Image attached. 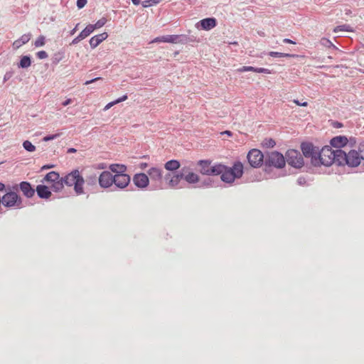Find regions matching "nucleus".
Here are the masks:
<instances>
[{
	"instance_id": "7c9ffc66",
	"label": "nucleus",
	"mask_w": 364,
	"mask_h": 364,
	"mask_svg": "<svg viewBox=\"0 0 364 364\" xmlns=\"http://www.w3.org/2000/svg\"><path fill=\"white\" fill-rule=\"evenodd\" d=\"M23 147L28 152H33L36 151V146L28 140L23 142Z\"/></svg>"
},
{
	"instance_id": "20e7f679",
	"label": "nucleus",
	"mask_w": 364,
	"mask_h": 364,
	"mask_svg": "<svg viewBox=\"0 0 364 364\" xmlns=\"http://www.w3.org/2000/svg\"><path fill=\"white\" fill-rule=\"evenodd\" d=\"M64 183L68 186H73L77 195L85 193V179L78 169H75L63 177Z\"/></svg>"
},
{
	"instance_id": "0eeeda50",
	"label": "nucleus",
	"mask_w": 364,
	"mask_h": 364,
	"mask_svg": "<svg viewBox=\"0 0 364 364\" xmlns=\"http://www.w3.org/2000/svg\"><path fill=\"white\" fill-rule=\"evenodd\" d=\"M1 203L7 208H19L21 204V200L16 193L9 192L0 198Z\"/></svg>"
},
{
	"instance_id": "c03bdc74",
	"label": "nucleus",
	"mask_w": 364,
	"mask_h": 364,
	"mask_svg": "<svg viewBox=\"0 0 364 364\" xmlns=\"http://www.w3.org/2000/svg\"><path fill=\"white\" fill-rule=\"evenodd\" d=\"M72 102V99L68 98L64 102H62V105L65 107L70 105Z\"/></svg>"
},
{
	"instance_id": "f3484780",
	"label": "nucleus",
	"mask_w": 364,
	"mask_h": 364,
	"mask_svg": "<svg viewBox=\"0 0 364 364\" xmlns=\"http://www.w3.org/2000/svg\"><path fill=\"white\" fill-rule=\"evenodd\" d=\"M182 171L184 172V180L188 184H195L199 181V176L188 168L183 167Z\"/></svg>"
},
{
	"instance_id": "052dcab7",
	"label": "nucleus",
	"mask_w": 364,
	"mask_h": 364,
	"mask_svg": "<svg viewBox=\"0 0 364 364\" xmlns=\"http://www.w3.org/2000/svg\"><path fill=\"white\" fill-rule=\"evenodd\" d=\"M69 151H70V152H75V149H69Z\"/></svg>"
},
{
	"instance_id": "c9c22d12",
	"label": "nucleus",
	"mask_w": 364,
	"mask_h": 364,
	"mask_svg": "<svg viewBox=\"0 0 364 364\" xmlns=\"http://www.w3.org/2000/svg\"><path fill=\"white\" fill-rule=\"evenodd\" d=\"M60 136V134H59V133L55 134L48 135V136H44L43 138V141H50V140H53V139H55L58 138Z\"/></svg>"
},
{
	"instance_id": "09e8293b",
	"label": "nucleus",
	"mask_w": 364,
	"mask_h": 364,
	"mask_svg": "<svg viewBox=\"0 0 364 364\" xmlns=\"http://www.w3.org/2000/svg\"><path fill=\"white\" fill-rule=\"evenodd\" d=\"M284 42L287 43H291V44H295L294 41H291V40H290L289 38H285L284 40Z\"/></svg>"
},
{
	"instance_id": "4be33fe9",
	"label": "nucleus",
	"mask_w": 364,
	"mask_h": 364,
	"mask_svg": "<svg viewBox=\"0 0 364 364\" xmlns=\"http://www.w3.org/2000/svg\"><path fill=\"white\" fill-rule=\"evenodd\" d=\"M20 188L23 194L28 198L32 197L35 192L31 188L30 183L28 182H21L20 183Z\"/></svg>"
},
{
	"instance_id": "603ef678",
	"label": "nucleus",
	"mask_w": 364,
	"mask_h": 364,
	"mask_svg": "<svg viewBox=\"0 0 364 364\" xmlns=\"http://www.w3.org/2000/svg\"><path fill=\"white\" fill-rule=\"evenodd\" d=\"M77 26L78 24H77L76 26L70 31L71 35H73L76 32Z\"/></svg>"
},
{
	"instance_id": "1a4fd4ad",
	"label": "nucleus",
	"mask_w": 364,
	"mask_h": 364,
	"mask_svg": "<svg viewBox=\"0 0 364 364\" xmlns=\"http://www.w3.org/2000/svg\"><path fill=\"white\" fill-rule=\"evenodd\" d=\"M200 166V171L203 175H219L220 171V164L210 165L208 161H200L198 162Z\"/></svg>"
},
{
	"instance_id": "bf43d9fd",
	"label": "nucleus",
	"mask_w": 364,
	"mask_h": 364,
	"mask_svg": "<svg viewBox=\"0 0 364 364\" xmlns=\"http://www.w3.org/2000/svg\"><path fill=\"white\" fill-rule=\"evenodd\" d=\"M322 41H325V43H331L328 39H326V38L322 39Z\"/></svg>"
},
{
	"instance_id": "f8f14e48",
	"label": "nucleus",
	"mask_w": 364,
	"mask_h": 364,
	"mask_svg": "<svg viewBox=\"0 0 364 364\" xmlns=\"http://www.w3.org/2000/svg\"><path fill=\"white\" fill-rule=\"evenodd\" d=\"M302 153L306 158L311 159V163L313 165L314 158H316L318 149L310 143H304L301 146Z\"/></svg>"
},
{
	"instance_id": "aec40b11",
	"label": "nucleus",
	"mask_w": 364,
	"mask_h": 364,
	"mask_svg": "<svg viewBox=\"0 0 364 364\" xmlns=\"http://www.w3.org/2000/svg\"><path fill=\"white\" fill-rule=\"evenodd\" d=\"M347 144L348 139L343 136H336L331 140V146L337 149L344 147L347 145Z\"/></svg>"
},
{
	"instance_id": "2eb2a0df",
	"label": "nucleus",
	"mask_w": 364,
	"mask_h": 364,
	"mask_svg": "<svg viewBox=\"0 0 364 364\" xmlns=\"http://www.w3.org/2000/svg\"><path fill=\"white\" fill-rule=\"evenodd\" d=\"M114 178L113 184L120 189L125 188L129 184L131 180L130 176L125 173L114 175Z\"/></svg>"
},
{
	"instance_id": "cd10ccee",
	"label": "nucleus",
	"mask_w": 364,
	"mask_h": 364,
	"mask_svg": "<svg viewBox=\"0 0 364 364\" xmlns=\"http://www.w3.org/2000/svg\"><path fill=\"white\" fill-rule=\"evenodd\" d=\"M64 183L63 178H60L51 184V188L55 192H59L63 188Z\"/></svg>"
},
{
	"instance_id": "6e6552de",
	"label": "nucleus",
	"mask_w": 364,
	"mask_h": 364,
	"mask_svg": "<svg viewBox=\"0 0 364 364\" xmlns=\"http://www.w3.org/2000/svg\"><path fill=\"white\" fill-rule=\"evenodd\" d=\"M284 156L278 151L269 153L266 159V164L269 166H273L276 168H283L285 166Z\"/></svg>"
},
{
	"instance_id": "0e129e2a",
	"label": "nucleus",
	"mask_w": 364,
	"mask_h": 364,
	"mask_svg": "<svg viewBox=\"0 0 364 364\" xmlns=\"http://www.w3.org/2000/svg\"><path fill=\"white\" fill-rule=\"evenodd\" d=\"M363 73H364V70L363 71Z\"/></svg>"
},
{
	"instance_id": "2f4dec72",
	"label": "nucleus",
	"mask_w": 364,
	"mask_h": 364,
	"mask_svg": "<svg viewBox=\"0 0 364 364\" xmlns=\"http://www.w3.org/2000/svg\"><path fill=\"white\" fill-rule=\"evenodd\" d=\"M46 44V37L44 36H39L34 41L36 48H40Z\"/></svg>"
},
{
	"instance_id": "3c124183",
	"label": "nucleus",
	"mask_w": 364,
	"mask_h": 364,
	"mask_svg": "<svg viewBox=\"0 0 364 364\" xmlns=\"http://www.w3.org/2000/svg\"><path fill=\"white\" fill-rule=\"evenodd\" d=\"M275 145L274 141L272 139L269 140V146L273 147Z\"/></svg>"
},
{
	"instance_id": "37998d69",
	"label": "nucleus",
	"mask_w": 364,
	"mask_h": 364,
	"mask_svg": "<svg viewBox=\"0 0 364 364\" xmlns=\"http://www.w3.org/2000/svg\"><path fill=\"white\" fill-rule=\"evenodd\" d=\"M163 39H164V36L156 37L154 39H153L151 43H161V42H163Z\"/></svg>"
},
{
	"instance_id": "ea45409f",
	"label": "nucleus",
	"mask_w": 364,
	"mask_h": 364,
	"mask_svg": "<svg viewBox=\"0 0 364 364\" xmlns=\"http://www.w3.org/2000/svg\"><path fill=\"white\" fill-rule=\"evenodd\" d=\"M87 0H77V6L78 9H82L83 8L86 4H87Z\"/></svg>"
},
{
	"instance_id": "412c9836",
	"label": "nucleus",
	"mask_w": 364,
	"mask_h": 364,
	"mask_svg": "<svg viewBox=\"0 0 364 364\" xmlns=\"http://www.w3.org/2000/svg\"><path fill=\"white\" fill-rule=\"evenodd\" d=\"M38 196L41 198H48L51 196L50 188L45 185H38L36 187Z\"/></svg>"
},
{
	"instance_id": "6ab92c4d",
	"label": "nucleus",
	"mask_w": 364,
	"mask_h": 364,
	"mask_svg": "<svg viewBox=\"0 0 364 364\" xmlns=\"http://www.w3.org/2000/svg\"><path fill=\"white\" fill-rule=\"evenodd\" d=\"M31 33H25V34L22 35L19 38H18L17 40L14 41V43L12 44L13 48L14 50L18 49L22 46L27 43L31 40Z\"/></svg>"
},
{
	"instance_id": "680f3d73",
	"label": "nucleus",
	"mask_w": 364,
	"mask_h": 364,
	"mask_svg": "<svg viewBox=\"0 0 364 364\" xmlns=\"http://www.w3.org/2000/svg\"><path fill=\"white\" fill-rule=\"evenodd\" d=\"M224 133H225V134H228V135H230V134H230V132H229V131H225Z\"/></svg>"
},
{
	"instance_id": "4c0bfd02",
	"label": "nucleus",
	"mask_w": 364,
	"mask_h": 364,
	"mask_svg": "<svg viewBox=\"0 0 364 364\" xmlns=\"http://www.w3.org/2000/svg\"><path fill=\"white\" fill-rule=\"evenodd\" d=\"M255 72L257 73H266V74L272 73L270 70L264 68H255Z\"/></svg>"
},
{
	"instance_id": "ddd939ff",
	"label": "nucleus",
	"mask_w": 364,
	"mask_h": 364,
	"mask_svg": "<svg viewBox=\"0 0 364 364\" xmlns=\"http://www.w3.org/2000/svg\"><path fill=\"white\" fill-rule=\"evenodd\" d=\"M133 183L137 188L145 189L149 186V178L144 173H136L133 176Z\"/></svg>"
},
{
	"instance_id": "f257e3e1",
	"label": "nucleus",
	"mask_w": 364,
	"mask_h": 364,
	"mask_svg": "<svg viewBox=\"0 0 364 364\" xmlns=\"http://www.w3.org/2000/svg\"><path fill=\"white\" fill-rule=\"evenodd\" d=\"M338 153L341 154L340 161L341 165L358 167L364 163V142L350 149L347 148L345 150L341 149V151Z\"/></svg>"
},
{
	"instance_id": "473e14b6",
	"label": "nucleus",
	"mask_w": 364,
	"mask_h": 364,
	"mask_svg": "<svg viewBox=\"0 0 364 364\" xmlns=\"http://www.w3.org/2000/svg\"><path fill=\"white\" fill-rule=\"evenodd\" d=\"M159 1V0H146L142 1L141 4L143 7L148 8L158 4Z\"/></svg>"
},
{
	"instance_id": "864d4df0",
	"label": "nucleus",
	"mask_w": 364,
	"mask_h": 364,
	"mask_svg": "<svg viewBox=\"0 0 364 364\" xmlns=\"http://www.w3.org/2000/svg\"><path fill=\"white\" fill-rule=\"evenodd\" d=\"M132 1L136 6H137V5H139L140 4V1L139 0H132Z\"/></svg>"
},
{
	"instance_id": "a19ab883",
	"label": "nucleus",
	"mask_w": 364,
	"mask_h": 364,
	"mask_svg": "<svg viewBox=\"0 0 364 364\" xmlns=\"http://www.w3.org/2000/svg\"><path fill=\"white\" fill-rule=\"evenodd\" d=\"M269 55L272 56V57H275V58H281V57H284V53H279V52H270L269 53Z\"/></svg>"
},
{
	"instance_id": "5fc2aeb1",
	"label": "nucleus",
	"mask_w": 364,
	"mask_h": 364,
	"mask_svg": "<svg viewBox=\"0 0 364 364\" xmlns=\"http://www.w3.org/2000/svg\"><path fill=\"white\" fill-rule=\"evenodd\" d=\"M53 167V165H47V166H43V169L50 168Z\"/></svg>"
},
{
	"instance_id": "58836bf2",
	"label": "nucleus",
	"mask_w": 364,
	"mask_h": 364,
	"mask_svg": "<svg viewBox=\"0 0 364 364\" xmlns=\"http://www.w3.org/2000/svg\"><path fill=\"white\" fill-rule=\"evenodd\" d=\"M36 56L39 59H46V58H47L48 57V53L46 51L41 50V51L37 52Z\"/></svg>"
},
{
	"instance_id": "c756f323",
	"label": "nucleus",
	"mask_w": 364,
	"mask_h": 364,
	"mask_svg": "<svg viewBox=\"0 0 364 364\" xmlns=\"http://www.w3.org/2000/svg\"><path fill=\"white\" fill-rule=\"evenodd\" d=\"M333 31L335 33H338V32H341V31L353 32V28L349 25L344 24V25L336 26L333 29Z\"/></svg>"
},
{
	"instance_id": "a18cd8bd",
	"label": "nucleus",
	"mask_w": 364,
	"mask_h": 364,
	"mask_svg": "<svg viewBox=\"0 0 364 364\" xmlns=\"http://www.w3.org/2000/svg\"><path fill=\"white\" fill-rule=\"evenodd\" d=\"M77 36H78V38L83 40L87 37V35L82 31Z\"/></svg>"
},
{
	"instance_id": "393cba45",
	"label": "nucleus",
	"mask_w": 364,
	"mask_h": 364,
	"mask_svg": "<svg viewBox=\"0 0 364 364\" xmlns=\"http://www.w3.org/2000/svg\"><path fill=\"white\" fill-rule=\"evenodd\" d=\"M163 43H182L181 36H180V35L164 36Z\"/></svg>"
},
{
	"instance_id": "c85d7f7f",
	"label": "nucleus",
	"mask_w": 364,
	"mask_h": 364,
	"mask_svg": "<svg viewBox=\"0 0 364 364\" xmlns=\"http://www.w3.org/2000/svg\"><path fill=\"white\" fill-rule=\"evenodd\" d=\"M31 65V60L29 56H23L19 62L18 67L21 68H28Z\"/></svg>"
},
{
	"instance_id": "a211bd4d",
	"label": "nucleus",
	"mask_w": 364,
	"mask_h": 364,
	"mask_svg": "<svg viewBox=\"0 0 364 364\" xmlns=\"http://www.w3.org/2000/svg\"><path fill=\"white\" fill-rule=\"evenodd\" d=\"M108 38L107 32H104L92 36L89 41L90 47L94 49L97 48L102 41Z\"/></svg>"
},
{
	"instance_id": "13d9d810",
	"label": "nucleus",
	"mask_w": 364,
	"mask_h": 364,
	"mask_svg": "<svg viewBox=\"0 0 364 364\" xmlns=\"http://www.w3.org/2000/svg\"><path fill=\"white\" fill-rule=\"evenodd\" d=\"M322 41H325V43H331L328 39H326V38L322 39Z\"/></svg>"
},
{
	"instance_id": "8fccbe9b",
	"label": "nucleus",
	"mask_w": 364,
	"mask_h": 364,
	"mask_svg": "<svg viewBox=\"0 0 364 364\" xmlns=\"http://www.w3.org/2000/svg\"><path fill=\"white\" fill-rule=\"evenodd\" d=\"M147 164L146 163H141L139 165V167L141 168V169H144L147 167Z\"/></svg>"
},
{
	"instance_id": "49530a36",
	"label": "nucleus",
	"mask_w": 364,
	"mask_h": 364,
	"mask_svg": "<svg viewBox=\"0 0 364 364\" xmlns=\"http://www.w3.org/2000/svg\"><path fill=\"white\" fill-rule=\"evenodd\" d=\"M100 77H95V78L92 79V80H87V81H86V82H85V85H90V84H91V83H92V82H96L97 80H100Z\"/></svg>"
},
{
	"instance_id": "f704fd0d",
	"label": "nucleus",
	"mask_w": 364,
	"mask_h": 364,
	"mask_svg": "<svg viewBox=\"0 0 364 364\" xmlns=\"http://www.w3.org/2000/svg\"><path fill=\"white\" fill-rule=\"evenodd\" d=\"M95 31V27H93L92 24L87 25L82 31L89 36L93 31Z\"/></svg>"
},
{
	"instance_id": "4468645a",
	"label": "nucleus",
	"mask_w": 364,
	"mask_h": 364,
	"mask_svg": "<svg viewBox=\"0 0 364 364\" xmlns=\"http://www.w3.org/2000/svg\"><path fill=\"white\" fill-rule=\"evenodd\" d=\"M217 25V21L215 18H206L199 21L196 24L197 29H202L204 31H210L214 28Z\"/></svg>"
},
{
	"instance_id": "72a5a7b5",
	"label": "nucleus",
	"mask_w": 364,
	"mask_h": 364,
	"mask_svg": "<svg viewBox=\"0 0 364 364\" xmlns=\"http://www.w3.org/2000/svg\"><path fill=\"white\" fill-rule=\"evenodd\" d=\"M107 21L106 18L102 17L100 19H99L95 24H92V26H93V27H95V30L98 29V28H100L102 26H104L105 25V23H107Z\"/></svg>"
},
{
	"instance_id": "a878e982",
	"label": "nucleus",
	"mask_w": 364,
	"mask_h": 364,
	"mask_svg": "<svg viewBox=\"0 0 364 364\" xmlns=\"http://www.w3.org/2000/svg\"><path fill=\"white\" fill-rule=\"evenodd\" d=\"M59 178L60 175L58 174V173L55 171H50L46 175L43 181L50 183V184H52Z\"/></svg>"
},
{
	"instance_id": "423d86ee",
	"label": "nucleus",
	"mask_w": 364,
	"mask_h": 364,
	"mask_svg": "<svg viewBox=\"0 0 364 364\" xmlns=\"http://www.w3.org/2000/svg\"><path fill=\"white\" fill-rule=\"evenodd\" d=\"M284 159L289 165L295 168H301L304 164L302 155L295 149L288 150Z\"/></svg>"
},
{
	"instance_id": "39448f33",
	"label": "nucleus",
	"mask_w": 364,
	"mask_h": 364,
	"mask_svg": "<svg viewBox=\"0 0 364 364\" xmlns=\"http://www.w3.org/2000/svg\"><path fill=\"white\" fill-rule=\"evenodd\" d=\"M164 179L169 188H181L183 187L181 181L184 179V172L181 169L180 171L167 173L164 176Z\"/></svg>"
},
{
	"instance_id": "9d476101",
	"label": "nucleus",
	"mask_w": 364,
	"mask_h": 364,
	"mask_svg": "<svg viewBox=\"0 0 364 364\" xmlns=\"http://www.w3.org/2000/svg\"><path fill=\"white\" fill-rule=\"evenodd\" d=\"M247 159L251 166L257 168L262 164L264 156L258 149H252L247 154Z\"/></svg>"
},
{
	"instance_id": "6e6d98bb",
	"label": "nucleus",
	"mask_w": 364,
	"mask_h": 364,
	"mask_svg": "<svg viewBox=\"0 0 364 364\" xmlns=\"http://www.w3.org/2000/svg\"><path fill=\"white\" fill-rule=\"evenodd\" d=\"M295 55H291L288 53H284V57H294Z\"/></svg>"
},
{
	"instance_id": "79ce46f5",
	"label": "nucleus",
	"mask_w": 364,
	"mask_h": 364,
	"mask_svg": "<svg viewBox=\"0 0 364 364\" xmlns=\"http://www.w3.org/2000/svg\"><path fill=\"white\" fill-rule=\"evenodd\" d=\"M294 103H295L298 106L301 107H306L308 106V102L306 101L299 102L298 100H294Z\"/></svg>"
},
{
	"instance_id": "de8ad7c7",
	"label": "nucleus",
	"mask_w": 364,
	"mask_h": 364,
	"mask_svg": "<svg viewBox=\"0 0 364 364\" xmlns=\"http://www.w3.org/2000/svg\"><path fill=\"white\" fill-rule=\"evenodd\" d=\"M80 41H82L80 38H78V36L75 37L73 41H72V43L73 44H77Z\"/></svg>"
},
{
	"instance_id": "bb28decb",
	"label": "nucleus",
	"mask_w": 364,
	"mask_h": 364,
	"mask_svg": "<svg viewBox=\"0 0 364 364\" xmlns=\"http://www.w3.org/2000/svg\"><path fill=\"white\" fill-rule=\"evenodd\" d=\"M127 99V95H124L123 96H122L121 97L112 101V102H110L109 103H107L105 107L103 108V110L104 111H107L108 109H109L112 107H113L114 105L118 104V103H120L122 102H124Z\"/></svg>"
},
{
	"instance_id": "4d7b16f0",
	"label": "nucleus",
	"mask_w": 364,
	"mask_h": 364,
	"mask_svg": "<svg viewBox=\"0 0 364 364\" xmlns=\"http://www.w3.org/2000/svg\"><path fill=\"white\" fill-rule=\"evenodd\" d=\"M4 187H5L4 184L2 183H0V191L4 190Z\"/></svg>"
},
{
	"instance_id": "e2e57ef3",
	"label": "nucleus",
	"mask_w": 364,
	"mask_h": 364,
	"mask_svg": "<svg viewBox=\"0 0 364 364\" xmlns=\"http://www.w3.org/2000/svg\"><path fill=\"white\" fill-rule=\"evenodd\" d=\"M232 44L236 45V44H237V42H233Z\"/></svg>"
},
{
	"instance_id": "9b49d317",
	"label": "nucleus",
	"mask_w": 364,
	"mask_h": 364,
	"mask_svg": "<svg viewBox=\"0 0 364 364\" xmlns=\"http://www.w3.org/2000/svg\"><path fill=\"white\" fill-rule=\"evenodd\" d=\"M114 175L109 171H102L99 176L98 181L101 188H108L113 185Z\"/></svg>"
},
{
	"instance_id": "7ed1b4c3",
	"label": "nucleus",
	"mask_w": 364,
	"mask_h": 364,
	"mask_svg": "<svg viewBox=\"0 0 364 364\" xmlns=\"http://www.w3.org/2000/svg\"><path fill=\"white\" fill-rule=\"evenodd\" d=\"M220 173L221 180L227 183H232L236 178H240L243 174V165L241 162H236L232 167L220 164Z\"/></svg>"
},
{
	"instance_id": "f03ea898",
	"label": "nucleus",
	"mask_w": 364,
	"mask_h": 364,
	"mask_svg": "<svg viewBox=\"0 0 364 364\" xmlns=\"http://www.w3.org/2000/svg\"><path fill=\"white\" fill-rule=\"evenodd\" d=\"M339 151H341V149H333L328 146L323 147L321 150L318 151L316 158H314L313 166H319L323 165L325 166H329L333 163L341 165Z\"/></svg>"
},
{
	"instance_id": "5701e85b",
	"label": "nucleus",
	"mask_w": 364,
	"mask_h": 364,
	"mask_svg": "<svg viewBox=\"0 0 364 364\" xmlns=\"http://www.w3.org/2000/svg\"><path fill=\"white\" fill-rule=\"evenodd\" d=\"M109 168L110 172L114 173V175L124 173L127 171V167L124 165L117 164H111Z\"/></svg>"
},
{
	"instance_id": "e433bc0d",
	"label": "nucleus",
	"mask_w": 364,
	"mask_h": 364,
	"mask_svg": "<svg viewBox=\"0 0 364 364\" xmlns=\"http://www.w3.org/2000/svg\"><path fill=\"white\" fill-rule=\"evenodd\" d=\"M255 68L252 67V66H243V67L239 68L237 71L240 73L248 72V71L255 72Z\"/></svg>"
},
{
	"instance_id": "b1692460",
	"label": "nucleus",
	"mask_w": 364,
	"mask_h": 364,
	"mask_svg": "<svg viewBox=\"0 0 364 364\" xmlns=\"http://www.w3.org/2000/svg\"><path fill=\"white\" fill-rule=\"evenodd\" d=\"M180 162L177 160H170L165 163L164 168L169 171H176L180 168Z\"/></svg>"
},
{
	"instance_id": "dca6fc26",
	"label": "nucleus",
	"mask_w": 364,
	"mask_h": 364,
	"mask_svg": "<svg viewBox=\"0 0 364 364\" xmlns=\"http://www.w3.org/2000/svg\"><path fill=\"white\" fill-rule=\"evenodd\" d=\"M147 176L149 177V181L152 182H161L163 178L164 171L158 166H152L147 171Z\"/></svg>"
}]
</instances>
